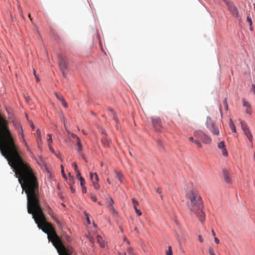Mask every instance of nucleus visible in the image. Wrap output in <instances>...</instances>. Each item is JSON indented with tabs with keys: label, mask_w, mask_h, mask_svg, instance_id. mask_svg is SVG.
<instances>
[{
	"label": "nucleus",
	"mask_w": 255,
	"mask_h": 255,
	"mask_svg": "<svg viewBox=\"0 0 255 255\" xmlns=\"http://www.w3.org/2000/svg\"><path fill=\"white\" fill-rule=\"evenodd\" d=\"M26 194L27 212L32 215L38 227L47 234L49 241L57 249L59 255H72L73 249L65 247L60 238L57 235L55 229L46 221L38 199L39 188H22Z\"/></svg>",
	"instance_id": "nucleus-1"
},
{
	"label": "nucleus",
	"mask_w": 255,
	"mask_h": 255,
	"mask_svg": "<svg viewBox=\"0 0 255 255\" xmlns=\"http://www.w3.org/2000/svg\"><path fill=\"white\" fill-rule=\"evenodd\" d=\"M186 197L189 210L192 214L196 215L200 222H203L205 214L203 212V205L198 192L194 188L190 189L186 192Z\"/></svg>",
	"instance_id": "nucleus-2"
},
{
	"label": "nucleus",
	"mask_w": 255,
	"mask_h": 255,
	"mask_svg": "<svg viewBox=\"0 0 255 255\" xmlns=\"http://www.w3.org/2000/svg\"><path fill=\"white\" fill-rule=\"evenodd\" d=\"M206 126L207 128L214 135L218 136L220 131L218 128L216 126L215 122L210 117H207Z\"/></svg>",
	"instance_id": "nucleus-3"
},
{
	"label": "nucleus",
	"mask_w": 255,
	"mask_h": 255,
	"mask_svg": "<svg viewBox=\"0 0 255 255\" xmlns=\"http://www.w3.org/2000/svg\"><path fill=\"white\" fill-rule=\"evenodd\" d=\"M58 58L59 60V64L60 70L62 72L63 75L66 76L64 71L67 70L69 66V61L66 56L63 54H59L58 55Z\"/></svg>",
	"instance_id": "nucleus-4"
},
{
	"label": "nucleus",
	"mask_w": 255,
	"mask_h": 255,
	"mask_svg": "<svg viewBox=\"0 0 255 255\" xmlns=\"http://www.w3.org/2000/svg\"><path fill=\"white\" fill-rule=\"evenodd\" d=\"M194 136L195 138L201 139L205 144H210L212 142L211 137L201 130H196L194 132Z\"/></svg>",
	"instance_id": "nucleus-5"
},
{
	"label": "nucleus",
	"mask_w": 255,
	"mask_h": 255,
	"mask_svg": "<svg viewBox=\"0 0 255 255\" xmlns=\"http://www.w3.org/2000/svg\"><path fill=\"white\" fill-rule=\"evenodd\" d=\"M90 178L92 180V184H93L94 188L96 190L99 189L100 188V185L98 183L99 180V177H98L97 174L96 173H90Z\"/></svg>",
	"instance_id": "nucleus-6"
},
{
	"label": "nucleus",
	"mask_w": 255,
	"mask_h": 255,
	"mask_svg": "<svg viewBox=\"0 0 255 255\" xmlns=\"http://www.w3.org/2000/svg\"><path fill=\"white\" fill-rule=\"evenodd\" d=\"M152 126L157 131H160L162 128L160 119L157 117L152 118Z\"/></svg>",
	"instance_id": "nucleus-7"
},
{
	"label": "nucleus",
	"mask_w": 255,
	"mask_h": 255,
	"mask_svg": "<svg viewBox=\"0 0 255 255\" xmlns=\"http://www.w3.org/2000/svg\"><path fill=\"white\" fill-rule=\"evenodd\" d=\"M227 4L229 10L231 11V12L234 15H236L237 17L238 16V11L237 7L235 6V5L230 2H228Z\"/></svg>",
	"instance_id": "nucleus-8"
},
{
	"label": "nucleus",
	"mask_w": 255,
	"mask_h": 255,
	"mask_svg": "<svg viewBox=\"0 0 255 255\" xmlns=\"http://www.w3.org/2000/svg\"><path fill=\"white\" fill-rule=\"evenodd\" d=\"M218 147L222 150V153L224 156L227 157L228 156V153L224 141L219 142L218 144Z\"/></svg>",
	"instance_id": "nucleus-9"
},
{
	"label": "nucleus",
	"mask_w": 255,
	"mask_h": 255,
	"mask_svg": "<svg viewBox=\"0 0 255 255\" xmlns=\"http://www.w3.org/2000/svg\"><path fill=\"white\" fill-rule=\"evenodd\" d=\"M19 127H20V131H18V133L19 134L21 135L22 141L24 144L25 146H26L27 150L29 152H31V149H30L29 146L28 145V144L24 138V133H23V131L22 127H21V126H20L19 125Z\"/></svg>",
	"instance_id": "nucleus-10"
},
{
	"label": "nucleus",
	"mask_w": 255,
	"mask_h": 255,
	"mask_svg": "<svg viewBox=\"0 0 255 255\" xmlns=\"http://www.w3.org/2000/svg\"><path fill=\"white\" fill-rule=\"evenodd\" d=\"M131 201L132 202L133 208L135 210V211L137 215L139 216H141L142 215L141 212L137 208V207L139 206V204L138 202L134 198H133L131 199Z\"/></svg>",
	"instance_id": "nucleus-11"
},
{
	"label": "nucleus",
	"mask_w": 255,
	"mask_h": 255,
	"mask_svg": "<svg viewBox=\"0 0 255 255\" xmlns=\"http://www.w3.org/2000/svg\"><path fill=\"white\" fill-rule=\"evenodd\" d=\"M242 101L243 106L246 107V113L248 114L251 115L252 113V110L250 104L247 101H246L245 99L244 98L242 99Z\"/></svg>",
	"instance_id": "nucleus-12"
},
{
	"label": "nucleus",
	"mask_w": 255,
	"mask_h": 255,
	"mask_svg": "<svg viewBox=\"0 0 255 255\" xmlns=\"http://www.w3.org/2000/svg\"><path fill=\"white\" fill-rule=\"evenodd\" d=\"M118 255H135V254L133 252L132 248L128 247L126 252L124 251L118 252Z\"/></svg>",
	"instance_id": "nucleus-13"
},
{
	"label": "nucleus",
	"mask_w": 255,
	"mask_h": 255,
	"mask_svg": "<svg viewBox=\"0 0 255 255\" xmlns=\"http://www.w3.org/2000/svg\"><path fill=\"white\" fill-rule=\"evenodd\" d=\"M189 140L194 143L199 148H201L202 147V145L201 143V142L199 141V139H197V138H195L194 139V138L192 136H191L189 138Z\"/></svg>",
	"instance_id": "nucleus-14"
},
{
	"label": "nucleus",
	"mask_w": 255,
	"mask_h": 255,
	"mask_svg": "<svg viewBox=\"0 0 255 255\" xmlns=\"http://www.w3.org/2000/svg\"><path fill=\"white\" fill-rule=\"evenodd\" d=\"M55 95L57 98L61 102L63 106L66 108L67 107V104L66 103L64 98L62 96L60 95L58 93H55Z\"/></svg>",
	"instance_id": "nucleus-15"
},
{
	"label": "nucleus",
	"mask_w": 255,
	"mask_h": 255,
	"mask_svg": "<svg viewBox=\"0 0 255 255\" xmlns=\"http://www.w3.org/2000/svg\"><path fill=\"white\" fill-rule=\"evenodd\" d=\"M102 143L104 146H108L111 143V140L107 136H105L102 139Z\"/></svg>",
	"instance_id": "nucleus-16"
},
{
	"label": "nucleus",
	"mask_w": 255,
	"mask_h": 255,
	"mask_svg": "<svg viewBox=\"0 0 255 255\" xmlns=\"http://www.w3.org/2000/svg\"><path fill=\"white\" fill-rule=\"evenodd\" d=\"M241 127L244 131V133L246 131H247L250 130L249 127L248 126L247 124L245 122H244L243 121H241Z\"/></svg>",
	"instance_id": "nucleus-17"
},
{
	"label": "nucleus",
	"mask_w": 255,
	"mask_h": 255,
	"mask_svg": "<svg viewBox=\"0 0 255 255\" xmlns=\"http://www.w3.org/2000/svg\"><path fill=\"white\" fill-rule=\"evenodd\" d=\"M244 134L246 135V136L249 139V140L253 144V136L250 130H249L247 131H246L245 132H244Z\"/></svg>",
	"instance_id": "nucleus-18"
},
{
	"label": "nucleus",
	"mask_w": 255,
	"mask_h": 255,
	"mask_svg": "<svg viewBox=\"0 0 255 255\" xmlns=\"http://www.w3.org/2000/svg\"><path fill=\"white\" fill-rule=\"evenodd\" d=\"M224 177L225 181L227 183L230 182V177L227 171H224Z\"/></svg>",
	"instance_id": "nucleus-19"
},
{
	"label": "nucleus",
	"mask_w": 255,
	"mask_h": 255,
	"mask_svg": "<svg viewBox=\"0 0 255 255\" xmlns=\"http://www.w3.org/2000/svg\"><path fill=\"white\" fill-rule=\"evenodd\" d=\"M77 145L78 147L77 150L79 152H80L82 150V145L81 143V140L79 138H77Z\"/></svg>",
	"instance_id": "nucleus-20"
},
{
	"label": "nucleus",
	"mask_w": 255,
	"mask_h": 255,
	"mask_svg": "<svg viewBox=\"0 0 255 255\" xmlns=\"http://www.w3.org/2000/svg\"><path fill=\"white\" fill-rule=\"evenodd\" d=\"M97 241L102 247L103 248L105 247V242L100 236H97Z\"/></svg>",
	"instance_id": "nucleus-21"
},
{
	"label": "nucleus",
	"mask_w": 255,
	"mask_h": 255,
	"mask_svg": "<svg viewBox=\"0 0 255 255\" xmlns=\"http://www.w3.org/2000/svg\"><path fill=\"white\" fill-rule=\"evenodd\" d=\"M48 213L52 218L53 220H54L58 225H60V222L57 219L54 213L52 211H50Z\"/></svg>",
	"instance_id": "nucleus-22"
},
{
	"label": "nucleus",
	"mask_w": 255,
	"mask_h": 255,
	"mask_svg": "<svg viewBox=\"0 0 255 255\" xmlns=\"http://www.w3.org/2000/svg\"><path fill=\"white\" fill-rule=\"evenodd\" d=\"M116 173V177L119 180V181L122 183L123 182V176L121 173L117 171H115Z\"/></svg>",
	"instance_id": "nucleus-23"
},
{
	"label": "nucleus",
	"mask_w": 255,
	"mask_h": 255,
	"mask_svg": "<svg viewBox=\"0 0 255 255\" xmlns=\"http://www.w3.org/2000/svg\"><path fill=\"white\" fill-rule=\"evenodd\" d=\"M229 126H230V128L233 131V132H236L235 126L234 124L233 123V122L232 121V120H230V121Z\"/></svg>",
	"instance_id": "nucleus-24"
},
{
	"label": "nucleus",
	"mask_w": 255,
	"mask_h": 255,
	"mask_svg": "<svg viewBox=\"0 0 255 255\" xmlns=\"http://www.w3.org/2000/svg\"><path fill=\"white\" fill-rule=\"evenodd\" d=\"M109 210L111 213H112L113 215H117L118 212L116 211L114 206H110L108 207Z\"/></svg>",
	"instance_id": "nucleus-25"
},
{
	"label": "nucleus",
	"mask_w": 255,
	"mask_h": 255,
	"mask_svg": "<svg viewBox=\"0 0 255 255\" xmlns=\"http://www.w3.org/2000/svg\"><path fill=\"white\" fill-rule=\"evenodd\" d=\"M108 207L110 206H113L114 204V200L112 198H110L107 201Z\"/></svg>",
	"instance_id": "nucleus-26"
},
{
	"label": "nucleus",
	"mask_w": 255,
	"mask_h": 255,
	"mask_svg": "<svg viewBox=\"0 0 255 255\" xmlns=\"http://www.w3.org/2000/svg\"><path fill=\"white\" fill-rule=\"evenodd\" d=\"M210 255H216L214 249L212 247H209L208 250Z\"/></svg>",
	"instance_id": "nucleus-27"
},
{
	"label": "nucleus",
	"mask_w": 255,
	"mask_h": 255,
	"mask_svg": "<svg viewBox=\"0 0 255 255\" xmlns=\"http://www.w3.org/2000/svg\"><path fill=\"white\" fill-rule=\"evenodd\" d=\"M166 255H172V251L171 247L168 246V250L166 251Z\"/></svg>",
	"instance_id": "nucleus-28"
},
{
	"label": "nucleus",
	"mask_w": 255,
	"mask_h": 255,
	"mask_svg": "<svg viewBox=\"0 0 255 255\" xmlns=\"http://www.w3.org/2000/svg\"><path fill=\"white\" fill-rule=\"evenodd\" d=\"M48 136L49 137L47 139L48 143H50V144H51L52 143V134H48Z\"/></svg>",
	"instance_id": "nucleus-29"
},
{
	"label": "nucleus",
	"mask_w": 255,
	"mask_h": 255,
	"mask_svg": "<svg viewBox=\"0 0 255 255\" xmlns=\"http://www.w3.org/2000/svg\"><path fill=\"white\" fill-rule=\"evenodd\" d=\"M36 133L37 135V138H39L40 141H41V135L39 129H38L37 130Z\"/></svg>",
	"instance_id": "nucleus-30"
},
{
	"label": "nucleus",
	"mask_w": 255,
	"mask_h": 255,
	"mask_svg": "<svg viewBox=\"0 0 255 255\" xmlns=\"http://www.w3.org/2000/svg\"><path fill=\"white\" fill-rule=\"evenodd\" d=\"M61 172H62V176H63V177L64 178L66 179L67 178L66 175L65 173H64V167H63V166L62 165H61Z\"/></svg>",
	"instance_id": "nucleus-31"
},
{
	"label": "nucleus",
	"mask_w": 255,
	"mask_h": 255,
	"mask_svg": "<svg viewBox=\"0 0 255 255\" xmlns=\"http://www.w3.org/2000/svg\"><path fill=\"white\" fill-rule=\"evenodd\" d=\"M79 180L80 181L81 186H84V184L85 183L84 179L82 177H80V179Z\"/></svg>",
	"instance_id": "nucleus-32"
},
{
	"label": "nucleus",
	"mask_w": 255,
	"mask_h": 255,
	"mask_svg": "<svg viewBox=\"0 0 255 255\" xmlns=\"http://www.w3.org/2000/svg\"><path fill=\"white\" fill-rule=\"evenodd\" d=\"M85 215L86 217V220H87V223L88 224H90V219H89V215L88 213L85 212Z\"/></svg>",
	"instance_id": "nucleus-33"
},
{
	"label": "nucleus",
	"mask_w": 255,
	"mask_h": 255,
	"mask_svg": "<svg viewBox=\"0 0 255 255\" xmlns=\"http://www.w3.org/2000/svg\"><path fill=\"white\" fill-rule=\"evenodd\" d=\"M76 173V177L79 179V180L80 179V177H82L81 176V174H80V171L78 170H77V171H75Z\"/></svg>",
	"instance_id": "nucleus-34"
},
{
	"label": "nucleus",
	"mask_w": 255,
	"mask_h": 255,
	"mask_svg": "<svg viewBox=\"0 0 255 255\" xmlns=\"http://www.w3.org/2000/svg\"><path fill=\"white\" fill-rule=\"evenodd\" d=\"M247 21L249 22L250 25L251 26L252 25V21L251 18L249 16L247 17Z\"/></svg>",
	"instance_id": "nucleus-35"
},
{
	"label": "nucleus",
	"mask_w": 255,
	"mask_h": 255,
	"mask_svg": "<svg viewBox=\"0 0 255 255\" xmlns=\"http://www.w3.org/2000/svg\"><path fill=\"white\" fill-rule=\"evenodd\" d=\"M72 166L74 168L75 171H77V170H78V166H77V165L76 162H73V164H72Z\"/></svg>",
	"instance_id": "nucleus-36"
},
{
	"label": "nucleus",
	"mask_w": 255,
	"mask_h": 255,
	"mask_svg": "<svg viewBox=\"0 0 255 255\" xmlns=\"http://www.w3.org/2000/svg\"><path fill=\"white\" fill-rule=\"evenodd\" d=\"M91 198L94 202H96L97 201V198H96V196L94 195H91Z\"/></svg>",
	"instance_id": "nucleus-37"
},
{
	"label": "nucleus",
	"mask_w": 255,
	"mask_h": 255,
	"mask_svg": "<svg viewBox=\"0 0 255 255\" xmlns=\"http://www.w3.org/2000/svg\"><path fill=\"white\" fill-rule=\"evenodd\" d=\"M65 239H66V241L69 243L71 241L70 237L68 236H66Z\"/></svg>",
	"instance_id": "nucleus-38"
},
{
	"label": "nucleus",
	"mask_w": 255,
	"mask_h": 255,
	"mask_svg": "<svg viewBox=\"0 0 255 255\" xmlns=\"http://www.w3.org/2000/svg\"><path fill=\"white\" fill-rule=\"evenodd\" d=\"M198 239L201 243H203L204 241L202 237L201 236V235L198 236Z\"/></svg>",
	"instance_id": "nucleus-39"
},
{
	"label": "nucleus",
	"mask_w": 255,
	"mask_h": 255,
	"mask_svg": "<svg viewBox=\"0 0 255 255\" xmlns=\"http://www.w3.org/2000/svg\"><path fill=\"white\" fill-rule=\"evenodd\" d=\"M34 75H35V78H36V81H37V82H39V81H40V79H39V78L37 77V75H36V72H35V70H34Z\"/></svg>",
	"instance_id": "nucleus-40"
},
{
	"label": "nucleus",
	"mask_w": 255,
	"mask_h": 255,
	"mask_svg": "<svg viewBox=\"0 0 255 255\" xmlns=\"http://www.w3.org/2000/svg\"><path fill=\"white\" fill-rule=\"evenodd\" d=\"M19 125L21 126V125L19 124H17V125H15V128H16L17 130H18V132L20 131V127H19Z\"/></svg>",
	"instance_id": "nucleus-41"
},
{
	"label": "nucleus",
	"mask_w": 255,
	"mask_h": 255,
	"mask_svg": "<svg viewBox=\"0 0 255 255\" xmlns=\"http://www.w3.org/2000/svg\"><path fill=\"white\" fill-rule=\"evenodd\" d=\"M82 188V191L83 193H86L87 192L86 188L85 186H81Z\"/></svg>",
	"instance_id": "nucleus-42"
},
{
	"label": "nucleus",
	"mask_w": 255,
	"mask_h": 255,
	"mask_svg": "<svg viewBox=\"0 0 255 255\" xmlns=\"http://www.w3.org/2000/svg\"><path fill=\"white\" fill-rule=\"evenodd\" d=\"M18 8L19 10V11H20V13L21 14V16L23 17V12H22V10H21L20 6L18 5Z\"/></svg>",
	"instance_id": "nucleus-43"
},
{
	"label": "nucleus",
	"mask_w": 255,
	"mask_h": 255,
	"mask_svg": "<svg viewBox=\"0 0 255 255\" xmlns=\"http://www.w3.org/2000/svg\"><path fill=\"white\" fill-rule=\"evenodd\" d=\"M71 136L73 138H76V141H77V138H79L76 134H74V133H72L71 134Z\"/></svg>",
	"instance_id": "nucleus-44"
},
{
	"label": "nucleus",
	"mask_w": 255,
	"mask_h": 255,
	"mask_svg": "<svg viewBox=\"0 0 255 255\" xmlns=\"http://www.w3.org/2000/svg\"><path fill=\"white\" fill-rule=\"evenodd\" d=\"M214 239H215V242L217 244H218L220 243V241L217 238L215 237Z\"/></svg>",
	"instance_id": "nucleus-45"
},
{
	"label": "nucleus",
	"mask_w": 255,
	"mask_h": 255,
	"mask_svg": "<svg viewBox=\"0 0 255 255\" xmlns=\"http://www.w3.org/2000/svg\"><path fill=\"white\" fill-rule=\"evenodd\" d=\"M48 146H49V149H50V151H51V152H54V149H53V148L52 147V146H51V144H50V143H49Z\"/></svg>",
	"instance_id": "nucleus-46"
},
{
	"label": "nucleus",
	"mask_w": 255,
	"mask_h": 255,
	"mask_svg": "<svg viewBox=\"0 0 255 255\" xmlns=\"http://www.w3.org/2000/svg\"><path fill=\"white\" fill-rule=\"evenodd\" d=\"M161 189L160 188H158L156 190L157 193H158L159 194L161 193Z\"/></svg>",
	"instance_id": "nucleus-47"
},
{
	"label": "nucleus",
	"mask_w": 255,
	"mask_h": 255,
	"mask_svg": "<svg viewBox=\"0 0 255 255\" xmlns=\"http://www.w3.org/2000/svg\"><path fill=\"white\" fill-rule=\"evenodd\" d=\"M41 141H40L39 140V138H38L37 139V144H38V146L39 147L40 146V145L41 144Z\"/></svg>",
	"instance_id": "nucleus-48"
},
{
	"label": "nucleus",
	"mask_w": 255,
	"mask_h": 255,
	"mask_svg": "<svg viewBox=\"0 0 255 255\" xmlns=\"http://www.w3.org/2000/svg\"><path fill=\"white\" fill-rule=\"evenodd\" d=\"M223 103H224V106L228 105L227 102V99L226 98L224 99Z\"/></svg>",
	"instance_id": "nucleus-49"
},
{
	"label": "nucleus",
	"mask_w": 255,
	"mask_h": 255,
	"mask_svg": "<svg viewBox=\"0 0 255 255\" xmlns=\"http://www.w3.org/2000/svg\"><path fill=\"white\" fill-rule=\"evenodd\" d=\"M70 189H71V192L72 193H74L75 192V189L73 188V187L72 186H71Z\"/></svg>",
	"instance_id": "nucleus-50"
},
{
	"label": "nucleus",
	"mask_w": 255,
	"mask_h": 255,
	"mask_svg": "<svg viewBox=\"0 0 255 255\" xmlns=\"http://www.w3.org/2000/svg\"><path fill=\"white\" fill-rule=\"evenodd\" d=\"M212 234L213 236L215 237L216 234H215V232H214V231L213 230H212Z\"/></svg>",
	"instance_id": "nucleus-51"
},
{
	"label": "nucleus",
	"mask_w": 255,
	"mask_h": 255,
	"mask_svg": "<svg viewBox=\"0 0 255 255\" xmlns=\"http://www.w3.org/2000/svg\"><path fill=\"white\" fill-rule=\"evenodd\" d=\"M102 133L105 135V136H107L106 131L104 129L102 130Z\"/></svg>",
	"instance_id": "nucleus-52"
},
{
	"label": "nucleus",
	"mask_w": 255,
	"mask_h": 255,
	"mask_svg": "<svg viewBox=\"0 0 255 255\" xmlns=\"http://www.w3.org/2000/svg\"><path fill=\"white\" fill-rule=\"evenodd\" d=\"M107 181L109 184H111L112 183L109 178H107Z\"/></svg>",
	"instance_id": "nucleus-53"
},
{
	"label": "nucleus",
	"mask_w": 255,
	"mask_h": 255,
	"mask_svg": "<svg viewBox=\"0 0 255 255\" xmlns=\"http://www.w3.org/2000/svg\"><path fill=\"white\" fill-rule=\"evenodd\" d=\"M28 17L30 18V20H31V21H32V18H31V15H30V14H28Z\"/></svg>",
	"instance_id": "nucleus-54"
},
{
	"label": "nucleus",
	"mask_w": 255,
	"mask_h": 255,
	"mask_svg": "<svg viewBox=\"0 0 255 255\" xmlns=\"http://www.w3.org/2000/svg\"><path fill=\"white\" fill-rule=\"evenodd\" d=\"M225 109H226V110H228V105H225Z\"/></svg>",
	"instance_id": "nucleus-55"
},
{
	"label": "nucleus",
	"mask_w": 255,
	"mask_h": 255,
	"mask_svg": "<svg viewBox=\"0 0 255 255\" xmlns=\"http://www.w3.org/2000/svg\"><path fill=\"white\" fill-rule=\"evenodd\" d=\"M113 119H114L115 120H116V117H115V116H114V114H113Z\"/></svg>",
	"instance_id": "nucleus-56"
},
{
	"label": "nucleus",
	"mask_w": 255,
	"mask_h": 255,
	"mask_svg": "<svg viewBox=\"0 0 255 255\" xmlns=\"http://www.w3.org/2000/svg\"><path fill=\"white\" fill-rule=\"evenodd\" d=\"M220 112H221V113H222V111H221V108H220Z\"/></svg>",
	"instance_id": "nucleus-57"
},
{
	"label": "nucleus",
	"mask_w": 255,
	"mask_h": 255,
	"mask_svg": "<svg viewBox=\"0 0 255 255\" xmlns=\"http://www.w3.org/2000/svg\"><path fill=\"white\" fill-rule=\"evenodd\" d=\"M101 164V166H103V162H102Z\"/></svg>",
	"instance_id": "nucleus-58"
},
{
	"label": "nucleus",
	"mask_w": 255,
	"mask_h": 255,
	"mask_svg": "<svg viewBox=\"0 0 255 255\" xmlns=\"http://www.w3.org/2000/svg\"><path fill=\"white\" fill-rule=\"evenodd\" d=\"M31 127H32V128H34V127H33V125L31 126Z\"/></svg>",
	"instance_id": "nucleus-59"
},
{
	"label": "nucleus",
	"mask_w": 255,
	"mask_h": 255,
	"mask_svg": "<svg viewBox=\"0 0 255 255\" xmlns=\"http://www.w3.org/2000/svg\"><path fill=\"white\" fill-rule=\"evenodd\" d=\"M83 132L84 133V134H86V133H85V132H84V130H83Z\"/></svg>",
	"instance_id": "nucleus-60"
},
{
	"label": "nucleus",
	"mask_w": 255,
	"mask_h": 255,
	"mask_svg": "<svg viewBox=\"0 0 255 255\" xmlns=\"http://www.w3.org/2000/svg\"><path fill=\"white\" fill-rule=\"evenodd\" d=\"M98 203H99V205H101V203L100 202Z\"/></svg>",
	"instance_id": "nucleus-61"
},
{
	"label": "nucleus",
	"mask_w": 255,
	"mask_h": 255,
	"mask_svg": "<svg viewBox=\"0 0 255 255\" xmlns=\"http://www.w3.org/2000/svg\"><path fill=\"white\" fill-rule=\"evenodd\" d=\"M110 111H111V112L112 113H113V111L112 110H110Z\"/></svg>",
	"instance_id": "nucleus-62"
}]
</instances>
